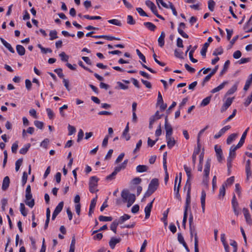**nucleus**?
<instances>
[{"label":"nucleus","instance_id":"1","mask_svg":"<svg viewBox=\"0 0 252 252\" xmlns=\"http://www.w3.org/2000/svg\"><path fill=\"white\" fill-rule=\"evenodd\" d=\"M184 168L186 172L188 179L186 182L185 186L184 188V190L187 188H188V191L187 193V197L186 199V204L185 206V211H188V209L190 207V191H191V183L190 182V179L191 177V169L190 168L188 167L187 165H184Z\"/></svg>","mask_w":252,"mask_h":252},{"label":"nucleus","instance_id":"2","mask_svg":"<svg viewBox=\"0 0 252 252\" xmlns=\"http://www.w3.org/2000/svg\"><path fill=\"white\" fill-rule=\"evenodd\" d=\"M121 197L124 203H127V207H130L135 202L136 197L135 194L130 193L128 189H124L121 192Z\"/></svg>","mask_w":252,"mask_h":252},{"label":"nucleus","instance_id":"3","mask_svg":"<svg viewBox=\"0 0 252 252\" xmlns=\"http://www.w3.org/2000/svg\"><path fill=\"white\" fill-rule=\"evenodd\" d=\"M98 179L95 176H92L90 178L89 182V190L92 193H94L97 191L95 189V187L97 186V182Z\"/></svg>","mask_w":252,"mask_h":252},{"label":"nucleus","instance_id":"4","mask_svg":"<svg viewBox=\"0 0 252 252\" xmlns=\"http://www.w3.org/2000/svg\"><path fill=\"white\" fill-rule=\"evenodd\" d=\"M25 202L27 205L32 208L34 205V200L32 198V193H26Z\"/></svg>","mask_w":252,"mask_h":252},{"label":"nucleus","instance_id":"5","mask_svg":"<svg viewBox=\"0 0 252 252\" xmlns=\"http://www.w3.org/2000/svg\"><path fill=\"white\" fill-rule=\"evenodd\" d=\"M159 186L158 180L157 178L153 179L148 186V189L154 192Z\"/></svg>","mask_w":252,"mask_h":252},{"label":"nucleus","instance_id":"6","mask_svg":"<svg viewBox=\"0 0 252 252\" xmlns=\"http://www.w3.org/2000/svg\"><path fill=\"white\" fill-rule=\"evenodd\" d=\"M215 150L216 153L217 160L219 162H221L223 158L222 156V151L220 146L217 145L215 146Z\"/></svg>","mask_w":252,"mask_h":252},{"label":"nucleus","instance_id":"7","mask_svg":"<svg viewBox=\"0 0 252 252\" xmlns=\"http://www.w3.org/2000/svg\"><path fill=\"white\" fill-rule=\"evenodd\" d=\"M243 212L247 223L250 225H252V219L251 218V216L249 213L248 209L247 208H244L243 209Z\"/></svg>","mask_w":252,"mask_h":252},{"label":"nucleus","instance_id":"8","mask_svg":"<svg viewBox=\"0 0 252 252\" xmlns=\"http://www.w3.org/2000/svg\"><path fill=\"white\" fill-rule=\"evenodd\" d=\"M211 166V159L208 158L206 161L205 164V168L204 170V176L206 179L208 178L209 173H210V169Z\"/></svg>","mask_w":252,"mask_h":252},{"label":"nucleus","instance_id":"9","mask_svg":"<svg viewBox=\"0 0 252 252\" xmlns=\"http://www.w3.org/2000/svg\"><path fill=\"white\" fill-rule=\"evenodd\" d=\"M167 147L171 149L176 144V141L172 135L165 136Z\"/></svg>","mask_w":252,"mask_h":252},{"label":"nucleus","instance_id":"10","mask_svg":"<svg viewBox=\"0 0 252 252\" xmlns=\"http://www.w3.org/2000/svg\"><path fill=\"white\" fill-rule=\"evenodd\" d=\"M155 200V198L153 199V200L149 203L145 208V219H148L150 216L151 212L152 209L153 207V204Z\"/></svg>","mask_w":252,"mask_h":252},{"label":"nucleus","instance_id":"11","mask_svg":"<svg viewBox=\"0 0 252 252\" xmlns=\"http://www.w3.org/2000/svg\"><path fill=\"white\" fill-rule=\"evenodd\" d=\"M234 97L232 98H227L225 103L222 106L220 111L221 112H224L227 110V109L232 104Z\"/></svg>","mask_w":252,"mask_h":252},{"label":"nucleus","instance_id":"12","mask_svg":"<svg viewBox=\"0 0 252 252\" xmlns=\"http://www.w3.org/2000/svg\"><path fill=\"white\" fill-rule=\"evenodd\" d=\"M231 128L230 126H226L222 128L218 133L214 135L215 139H218L221 137L226 131Z\"/></svg>","mask_w":252,"mask_h":252},{"label":"nucleus","instance_id":"13","mask_svg":"<svg viewBox=\"0 0 252 252\" xmlns=\"http://www.w3.org/2000/svg\"><path fill=\"white\" fill-rule=\"evenodd\" d=\"M146 5L149 7L152 12L155 15V13L158 12L157 7L155 4L151 1L147 0L145 2Z\"/></svg>","mask_w":252,"mask_h":252},{"label":"nucleus","instance_id":"14","mask_svg":"<svg viewBox=\"0 0 252 252\" xmlns=\"http://www.w3.org/2000/svg\"><path fill=\"white\" fill-rule=\"evenodd\" d=\"M121 241V238H116L115 237H112L109 242V245L112 249L115 248L116 245L119 243Z\"/></svg>","mask_w":252,"mask_h":252},{"label":"nucleus","instance_id":"15","mask_svg":"<svg viewBox=\"0 0 252 252\" xmlns=\"http://www.w3.org/2000/svg\"><path fill=\"white\" fill-rule=\"evenodd\" d=\"M10 184V179L8 176H5L2 181L1 189L3 190H6L8 188Z\"/></svg>","mask_w":252,"mask_h":252},{"label":"nucleus","instance_id":"16","mask_svg":"<svg viewBox=\"0 0 252 252\" xmlns=\"http://www.w3.org/2000/svg\"><path fill=\"white\" fill-rule=\"evenodd\" d=\"M228 81H224L221 84H220L219 86H218L217 87H216L214 89H213V90H212L211 91V93L214 94V93H216L220 91L224 87V86L228 84Z\"/></svg>","mask_w":252,"mask_h":252},{"label":"nucleus","instance_id":"17","mask_svg":"<svg viewBox=\"0 0 252 252\" xmlns=\"http://www.w3.org/2000/svg\"><path fill=\"white\" fill-rule=\"evenodd\" d=\"M205 198H206V193L204 190H202L201 192V196L200 199H201V208H202L203 213H204V212H205Z\"/></svg>","mask_w":252,"mask_h":252},{"label":"nucleus","instance_id":"18","mask_svg":"<svg viewBox=\"0 0 252 252\" xmlns=\"http://www.w3.org/2000/svg\"><path fill=\"white\" fill-rule=\"evenodd\" d=\"M249 129V127H248L245 130V131L243 132V133L241 136V138L239 143H238V147H242V145H243V144L244 143L245 140L246 139V136H247V134Z\"/></svg>","mask_w":252,"mask_h":252},{"label":"nucleus","instance_id":"19","mask_svg":"<svg viewBox=\"0 0 252 252\" xmlns=\"http://www.w3.org/2000/svg\"><path fill=\"white\" fill-rule=\"evenodd\" d=\"M165 36V34L164 32H162L160 33V36H159L158 41V45L162 47L164 45V38Z\"/></svg>","mask_w":252,"mask_h":252},{"label":"nucleus","instance_id":"20","mask_svg":"<svg viewBox=\"0 0 252 252\" xmlns=\"http://www.w3.org/2000/svg\"><path fill=\"white\" fill-rule=\"evenodd\" d=\"M239 82H236L235 84L226 93V95H229L234 94L237 90Z\"/></svg>","mask_w":252,"mask_h":252},{"label":"nucleus","instance_id":"21","mask_svg":"<svg viewBox=\"0 0 252 252\" xmlns=\"http://www.w3.org/2000/svg\"><path fill=\"white\" fill-rule=\"evenodd\" d=\"M148 167L145 165H139L136 168V172L138 173H143L147 171Z\"/></svg>","mask_w":252,"mask_h":252},{"label":"nucleus","instance_id":"22","mask_svg":"<svg viewBox=\"0 0 252 252\" xmlns=\"http://www.w3.org/2000/svg\"><path fill=\"white\" fill-rule=\"evenodd\" d=\"M164 128L166 130L165 136L172 135L173 134V128L170 124L164 125Z\"/></svg>","mask_w":252,"mask_h":252},{"label":"nucleus","instance_id":"23","mask_svg":"<svg viewBox=\"0 0 252 252\" xmlns=\"http://www.w3.org/2000/svg\"><path fill=\"white\" fill-rule=\"evenodd\" d=\"M16 48L18 54L20 56H23L25 55L26 50L23 46L21 45H17L16 47Z\"/></svg>","mask_w":252,"mask_h":252},{"label":"nucleus","instance_id":"24","mask_svg":"<svg viewBox=\"0 0 252 252\" xmlns=\"http://www.w3.org/2000/svg\"><path fill=\"white\" fill-rule=\"evenodd\" d=\"M240 147H238V144L235 146L234 145L232 146L229 150V155L235 158L236 155V150L240 148Z\"/></svg>","mask_w":252,"mask_h":252},{"label":"nucleus","instance_id":"25","mask_svg":"<svg viewBox=\"0 0 252 252\" xmlns=\"http://www.w3.org/2000/svg\"><path fill=\"white\" fill-rule=\"evenodd\" d=\"M237 135L238 134L237 133H233L230 135L226 140L227 144L229 145L234 140H235Z\"/></svg>","mask_w":252,"mask_h":252},{"label":"nucleus","instance_id":"26","mask_svg":"<svg viewBox=\"0 0 252 252\" xmlns=\"http://www.w3.org/2000/svg\"><path fill=\"white\" fill-rule=\"evenodd\" d=\"M250 78L246 81L245 85L244 87V90L247 91L250 86H251V83H252V73L250 75Z\"/></svg>","mask_w":252,"mask_h":252},{"label":"nucleus","instance_id":"27","mask_svg":"<svg viewBox=\"0 0 252 252\" xmlns=\"http://www.w3.org/2000/svg\"><path fill=\"white\" fill-rule=\"evenodd\" d=\"M144 25L151 31H154L156 29V26L151 22H145Z\"/></svg>","mask_w":252,"mask_h":252},{"label":"nucleus","instance_id":"28","mask_svg":"<svg viewBox=\"0 0 252 252\" xmlns=\"http://www.w3.org/2000/svg\"><path fill=\"white\" fill-rule=\"evenodd\" d=\"M120 223H118V221L117 220H114L111 225H110V229L111 230H112L115 234L117 233V227Z\"/></svg>","mask_w":252,"mask_h":252},{"label":"nucleus","instance_id":"29","mask_svg":"<svg viewBox=\"0 0 252 252\" xmlns=\"http://www.w3.org/2000/svg\"><path fill=\"white\" fill-rule=\"evenodd\" d=\"M230 64V61L229 60H227L226 61L224 65H223V68L222 69V70L221 71V72H220V75H222L224 73H225L228 67H229V65Z\"/></svg>","mask_w":252,"mask_h":252},{"label":"nucleus","instance_id":"30","mask_svg":"<svg viewBox=\"0 0 252 252\" xmlns=\"http://www.w3.org/2000/svg\"><path fill=\"white\" fill-rule=\"evenodd\" d=\"M130 218V216L127 214H125L124 215L121 216L119 220H118V223L120 224H122L124 223L126 220L129 219Z\"/></svg>","mask_w":252,"mask_h":252},{"label":"nucleus","instance_id":"31","mask_svg":"<svg viewBox=\"0 0 252 252\" xmlns=\"http://www.w3.org/2000/svg\"><path fill=\"white\" fill-rule=\"evenodd\" d=\"M209 46V43H205L203 45V46L201 50L200 53L201 55L203 56H206V54L207 51V48Z\"/></svg>","mask_w":252,"mask_h":252},{"label":"nucleus","instance_id":"32","mask_svg":"<svg viewBox=\"0 0 252 252\" xmlns=\"http://www.w3.org/2000/svg\"><path fill=\"white\" fill-rule=\"evenodd\" d=\"M63 202L61 201L58 204L54 212L59 214L63 210Z\"/></svg>","mask_w":252,"mask_h":252},{"label":"nucleus","instance_id":"33","mask_svg":"<svg viewBox=\"0 0 252 252\" xmlns=\"http://www.w3.org/2000/svg\"><path fill=\"white\" fill-rule=\"evenodd\" d=\"M30 147H31V144L29 143L27 144L24 147H23L22 148H21L20 150L19 153L21 154H23V155L26 154L27 153V152L29 150V149L30 148Z\"/></svg>","mask_w":252,"mask_h":252},{"label":"nucleus","instance_id":"34","mask_svg":"<svg viewBox=\"0 0 252 252\" xmlns=\"http://www.w3.org/2000/svg\"><path fill=\"white\" fill-rule=\"evenodd\" d=\"M234 182V177L231 176L226 180V181L222 184L224 185L225 187L231 185Z\"/></svg>","mask_w":252,"mask_h":252},{"label":"nucleus","instance_id":"35","mask_svg":"<svg viewBox=\"0 0 252 252\" xmlns=\"http://www.w3.org/2000/svg\"><path fill=\"white\" fill-rule=\"evenodd\" d=\"M178 180V177L176 176L175 179V185H174V190L176 191V192H177L178 189L179 190V191H180V189L181 187V177L179 178V183L178 185V186L176 187V183Z\"/></svg>","mask_w":252,"mask_h":252},{"label":"nucleus","instance_id":"36","mask_svg":"<svg viewBox=\"0 0 252 252\" xmlns=\"http://www.w3.org/2000/svg\"><path fill=\"white\" fill-rule=\"evenodd\" d=\"M194 252H199L198 240L196 233L194 235Z\"/></svg>","mask_w":252,"mask_h":252},{"label":"nucleus","instance_id":"37","mask_svg":"<svg viewBox=\"0 0 252 252\" xmlns=\"http://www.w3.org/2000/svg\"><path fill=\"white\" fill-rule=\"evenodd\" d=\"M20 210L21 213L23 216L26 217L27 215V212L26 210L25 205L22 203L20 204Z\"/></svg>","mask_w":252,"mask_h":252},{"label":"nucleus","instance_id":"38","mask_svg":"<svg viewBox=\"0 0 252 252\" xmlns=\"http://www.w3.org/2000/svg\"><path fill=\"white\" fill-rule=\"evenodd\" d=\"M108 22L110 24H113L118 26H121L122 23L120 21L117 19H111L108 21Z\"/></svg>","mask_w":252,"mask_h":252},{"label":"nucleus","instance_id":"39","mask_svg":"<svg viewBox=\"0 0 252 252\" xmlns=\"http://www.w3.org/2000/svg\"><path fill=\"white\" fill-rule=\"evenodd\" d=\"M211 98V96H208V97H206V98H205L202 100V101L201 103V105L203 106H205L207 105L210 103Z\"/></svg>","mask_w":252,"mask_h":252},{"label":"nucleus","instance_id":"40","mask_svg":"<svg viewBox=\"0 0 252 252\" xmlns=\"http://www.w3.org/2000/svg\"><path fill=\"white\" fill-rule=\"evenodd\" d=\"M50 36V39L52 40L58 38L57 32L56 30L51 31L49 34Z\"/></svg>","mask_w":252,"mask_h":252},{"label":"nucleus","instance_id":"41","mask_svg":"<svg viewBox=\"0 0 252 252\" xmlns=\"http://www.w3.org/2000/svg\"><path fill=\"white\" fill-rule=\"evenodd\" d=\"M98 219L101 221H111L112 220V218L111 217H105L103 216H100L98 218Z\"/></svg>","mask_w":252,"mask_h":252},{"label":"nucleus","instance_id":"42","mask_svg":"<svg viewBox=\"0 0 252 252\" xmlns=\"http://www.w3.org/2000/svg\"><path fill=\"white\" fill-rule=\"evenodd\" d=\"M208 8L211 11H213L215 5V2L213 0H209L208 1Z\"/></svg>","mask_w":252,"mask_h":252},{"label":"nucleus","instance_id":"43","mask_svg":"<svg viewBox=\"0 0 252 252\" xmlns=\"http://www.w3.org/2000/svg\"><path fill=\"white\" fill-rule=\"evenodd\" d=\"M22 162H23V159L22 158L18 159L16 161V163H15V170H16V171H18L19 170L20 167V166L22 165Z\"/></svg>","mask_w":252,"mask_h":252},{"label":"nucleus","instance_id":"44","mask_svg":"<svg viewBox=\"0 0 252 252\" xmlns=\"http://www.w3.org/2000/svg\"><path fill=\"white\" fill-rule=\"evenodd\" d=\"M54 72H55L58 74V76L60 78H62V79L63 78L64 75L63 73V70H62V68H59L55 69L54 70Z\"/></svg>","mask_w":252,"mask_h":252},{"label":"nucleus","instance_id":"45","mask_svg":"<svg viewBox=\"0 0 252 252\" xmlns=\"http://www.w3.org/2000/svg\"><path fill=\"white\" fill-rule=\"evenodd\" d=\"M225 194V187L224 185H222L220 189L219 197L222 196V197Z\"/></svg>","mask_w":252,"mask_h":252},{"label":"nucleus","instance_id":"46","mask_svg":"<svg viewBox=\"0 0 252 252\" xmlns=\"http://www.w3.org/2000/svg\"><path fill=\"white\" fill-rule=\"evenodd\" d=\"M252 93H251V95H249V96H248V97L247 98L246 101H245L244 102V105L246 106V107H247L248 106L250 103L252 102Z\"/></svg>","mask_w":252,"mask_h":252},{"label":"nucleus","instance_id":"47","mask_svg":"<svg viewBox=\"0 0 252 252\" xmlns=\"http://www.w3.org/2000/svg\"><path fill=\"white\" fill-rule=\"evenodd\" d=\"M34 124L36 127L39 129H42L43 127L44 124L42 122L39 121H35L34 122Z\"/></svg>","mask_w":252,"mask_h":252},{"label":"nucleus","instance_id":"48","mask_svg":"<svg viewBox=\"0 0 252 252\" xmlns=\"http://www.w3.org/2000/svg\"><path fill=\"white\" fill-rule=\"evenodd\" d=\"M127 23L129 25H134L135 24V21L133 19V17L131 15H128L127 17Z\"/></svg>","mask_w":252,"mask_h":252},{"label":"nucleus","instance_id":"49","mask_svg":"<svg viewBox=\"0 0 252 252\" xmlns=\"http://www.w3.org/2000/svg\"><path fill=\"white\" fill-rule=\"evenodd\" d=\"M223 53V49L221 47L218 48L216 49L214 52L213 53L214 56L220 55L222 54Z\"/></svg>","mask_w":252,"mask_h":252},{"label":"nucleus","instance_id":"50","mask_svg":"<svg viewBox=\"0 0 252 252\" xmlns=\"http://www.w3.org/2000/svg\"><path fill=\"white\" fill-rule=\"evenodd\" d=\"M63 82L64 87L68 91H70V88H69V80L65 78L63 79Z\"/></svg>","mask_w":252,"mask_h":252},{"label":"nucleus","instance_id":"51","mask_svg":"<svg viewBox=\"0 0 252 252\" xmlns=\"http://www.w3.org/2000/svg\"><path fill=\"white\" fill-rule=\"evenodd\" d=\"M68 130L69 131L68 135H71L73 134L76 131V129L75 127L71 126L70 125H68Z\"/></svg>","mask_w":252,"mask_h":252},{"label":"nucleus","instance_id":"52","mask_svg":"<svg viewBox=\"0 0 252 252\" xmlns=\"http://www.w3.org/2000/svg\"><path fill=\"white\" fill-rule=\"evenodd\" d=\"M60 57L61 58V60L63 62H67L68 59V56L66 55L65 53L63 52H62L59 55Z\"/></svg>","mask_w":252,"mask_h":252},{"label":"nucleus","instance_id":"53","mask_svg":"<svg viewBox=\"0 0 252 252\" xmlns=\"http://www.w3.org/2000/svg\"><path fill=\"white\" fill-rule=\"evenodd\" d=\"M200 149H201V144H200V142H199V139H198L197 142V148H196L194 149L193 153L196 154V155H198L199 153H200Z\"/></svg>","mask_w":252,"mask_h":252},{"label":"nucleus","instance_id":"54","mask_svg":"<svg viewBox=\"0 0 252 252\" xmlns=\"http://www.w3.org/2000/svg\"><path fill=\"white\" fill-rule=\"evenodd\" d=\"M136 52L139 58L144 63H146V58L145 56L141 53L139 49H136Z\"/></svg>","mask_w":252,"mask_h":252},{"label":"nucleus","instance_id":"55","mask_svg":"<svg viewBox=\"0 0 252 252\" xmlns=\"http://www.w3.org/2000/svg\"><path fill=\"white\" fill-rule=\"evenodd\" d=\"M46 111L49 119H52L54 117V113L50 108H47Z\"/></svg>","mask_w":252,"mask_h":252},{"label":"nucleus","instance_id":"56","mask_svg":"<svg viewBox=\"0 0 252 252\" xmlns=\"http://www.w3.org/2000/svg\"><path fill=\"white\" fill-rule=\"evenodd\" d=\"M1 210L2 211H5V206L7 204V199L6 198H3L1 201Z\"/></svg>","mask_w":252,"mask_h":252},{"label":"nucleus","instance_id":"57","mask_svg":"<svg viewBox=\"0 0 252 252\" xmlns=\"http://www.w3.org/2000/svg\"><path fill=\"white\" fill-rule=\"evenodd\" d=\"M183 52L181 51L176 49L174 51L175 56L178 58L183 59Z\"/></svg>","mask_w":252,"mask_h":252},{"label":"nucleus","instance_id":"58","mask_svg":"<svg viewBox=\"0 0 252 252\" xmlns=\"http://www.w3.org/2000/svg\"><path fill=\"white\" fill-rule=\"evenodd\" d=\"M18 147V142L16 141L14 143L11 147V151L13 153L15 154L17 152V149Z\"/></svg>","mask_w":252,"mask_h":252},{"label":"nucleus","instance_id":"59","mask_svg":"<svg viewBox=\"0 0 252 252\" xmlns=\"http://www.w3.org/2000/svg\"><path fill=\"white\" fill-rule=\"evenodd\" d=\"M68 108L67 105L64 104L59 108L60 113L62 117H64L65 114L63 112V109H66Z\"/></svg>","mask_w":252,"mask_h":252},{"label":"nucleus","instance_id":"60","mask_svg":"<svg viewBox=\"0 0 252 252\" xmlns=\"http://www.w3.org/2000/svg\"><path fill=\"white\" fill-rule=\"evenodd\" d=\"M136 11L138 13L142 16H148L147 13L140 7L136 8Z\"/></svg>","mask_w":252,"mask_h":252},{"label":"nucleus","instance_id":"61","mask_svg":"<svg viewBox=\"0 0 252 252\" xmlns=\"http://www.w3.org/2000/svg\"><path fill=\"white\" fill-rule=\"evenodd\" d=\"M194 52V50H191L190 51V52L189 53V58L192 62H193L194 63H196L197 62V60L193 58V53Z\"/></svg>","mask_w":252,"mask_h":252},{"label":"nucleus","instance_id":"62","mask_svg":"<svg viewBox=\"0 0 252 252\" xmlns=\"http://www.w3.org/2000/svg\"><path fill=\"white\" fill-rule=\"evenodd\" d=\"M178 32L183 37L186 38H189V35L186 33H185L180 28H178Z\"/></svg>","mask_w":252,"mask_h":252},{"label":"nucleus","instance_id":"63","mask_svg":"<svg viewBox=\"0 0 252 252\" xmlns=\"http://www.w3.org/2000/svg\"><path fill=\"white\" fill-rule=\"evenodd\" d=\"M84 136V132L82 129H80L78 134V138L77 141L79 142L82 139Z\"/></svg>","mask_w":252,"mask_h":252},{"label":"nucleus","instance_id":"64","mask_svg":"<svg viewBox=\"0 0 252 252\" xmlns=\"http://www.w3.org/2000/svg\"><path fill=\"white\" fill-rule=\"evenodd\" d=\"M178 240L179 242V243L182 244V245L186 243L184 240V238L181 233L178 234Z\"/></svg>","mask_w":252,"mask_h":252}]
</instances>
